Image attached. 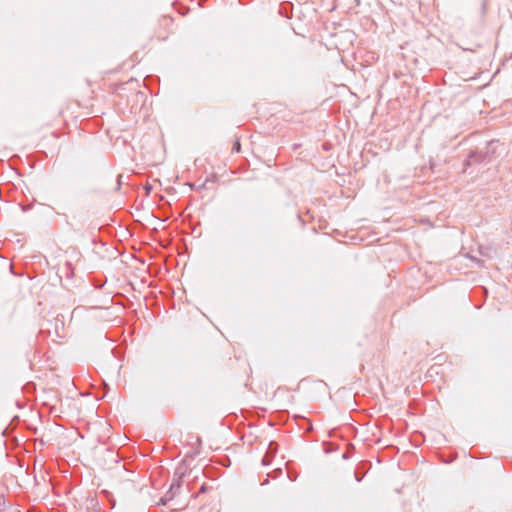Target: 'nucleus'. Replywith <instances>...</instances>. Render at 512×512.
Returning a JSON list of instances; mask_svg holds the SVG:
<instances>
[{"label":"nucleus","instance_id":"1","mask_svg":"<svg viewBox=\"0 0 512 512\" xmlns=\"http://www.w3.org/2000/svg\"><path fill=\"white\" fill-rule=\"evenodd\" d=\"M490 160L491 157L487 151H473L469 154L467 160L464 162V166L469 167L473 164L489 162Z\"/></svg>","mask_w":512,"mask_h":512},{"label":"nucleus","instance_id":"3","mask_svg":"<svg viewBox=\"0 0 512 512\" xmlns=\"http://www.w3.org/2000/svg\"><path fill=\"white\" fill-rule=\"evenodd\" d=\"M236 151H239L240 150V144L237 142L235 145H234V148Z\"/></svg>","mask_w":512,"mask_h":512},{"label":"nucleus","instance_id":"4","mask_svg":"<svg viewBox=\"0 0 512 512\" xmlns=\"http://www.w3.org/2000/svg\"><path fill=\"white\" fill-rule=\"evenodd\" d=\"M274 445L273 442L270 443L269 449L272 450V446Z\"/></svg>","mask_w":512,"mask_h":512},{"label":"nucleus","instance_id":"2","mask_svg":"<svg viewBox=\"0 0 512 512\" xmlns=\"http://www.w3.org/2000/svg\"><path fill=\"white\" fill-rule=\"evenodd\" d=\"M270 463H271V457H270L268 454H266V455L263 457V459H262V464H263L264 466H266V465H269Z\"/></svg>","mask_w":512,"mask_h":512}]
</instances>
